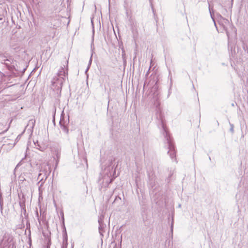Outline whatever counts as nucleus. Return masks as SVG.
I'll return each mask as SVG.
<instances>
[{
  "label": "nucleus",
  "mask_w": 248,
  "mask_h": 248,
  "mask_svg": "<svg viewBox=\"0 0 248 248\" xmlns=\"http://www.w3.org/2000/svg\"><path fill=\"white\" fill-rule=\"evenodd\" d=\"M116 248H119V247H117L116 246Z\"/></svg>",
  "instance_id": "obj_16"
},
{
  "label": "nucleus",
  "mask_w": 248,
  "mask_h": 248,
  "mask_svg": "<svg viewBox=\"0 0 248 248\" xmlns=\"http://www.w3.org/2000/svg\"><path fill=\"white\" fill-rule=\"evenodd\" d=\"M172 231H173V222H172L171 225V231L172 232Z\"/></svg>",
  "instance_id": "obj_11"
},
{
  "label": "nucleus",
  "mask_w": 248,
  "mask_h": 248,
  "mask_svg": "<svg viewBox=\"0 0 248 248\" xmlns=\"http://www.w3.org/2000/svg\"><path fill=\"white\" fill-rule=\"evenodd\" d=\"M209 10H210V9H209ZM210 14H211V16L212 18H213V19L214 20V18H213V17H212V13H211V10H210Z\"/></svg>",
  "instance_id": "obj_12"
},
{
  "label": "nucleus",
  "mask_w": 248,
  "mask_h": 248,
  "mask_svg": "<svg viewBox=\"0 0 248 248\" xmlns=\"http://www.w3.org/2000/svg\"><path fill=\"white\" fill-rule=\"evenodd\" d=\"M231 131L233 132V125L232 124H231Z\"/></svg>",
  "instance_id": "obj_10"
},
{
  "label": "nucleus",
  "mask_w": 248,
  "mask_h": 248,
  "mask_svg": "<svg viewBox=\"0 0 248 248\" xmlns=\"http://www.w3.org/2000/svg\"><path fill=\"white\" fill-rule=\"evenodd\" d=\"M60 125L61 126V129L66 133H68V129L67 128V127L64 125L63 120L62 119L60 120Z\"/></svg>",
  "instance_id": "obj_5"
},
{
  "label": "nucleus",
  "mask_w": 248,
  "mask_h": 248,
  "mask_svg": "<svg viewBox=\"0 0 248 248\" xmlns=\"http://www.w3.org/2000/svg\"><path fill=\"white\" fill-rule=\"evenodd\" d=\"M161 124L163 130V134L164 136V137L169 146V150L168 152V154L170 155V156L172 159H174L175 160L176 159L174 158L175 157V151L174 150V147L170 139V137L167 130V128L165 126V123L162 118H161Z\"/></svg>",
  "instance_id": "obj_2"
},
{
  "label": "nucleus",
  "mask_w": 248,
  "mask_h": 248,
  "mask_svg": "<svg viewBox=\"0 0 248 248\" xmlns=\"http://www.w3.org/2000/svg\"><path fill=\"white\" fill-rule=\"evenodd\" d=\"M98 223L99 224V233L102 236H103V235H104L103 233L105 232L104 228L106 227V225L105 224H104V223H103V220L101 218L99 219Z\"/></svg>",
  "instance_id": "obj_4"
},
{
  "label": "nucleus",
  "mask_w": 248,
  "mask_h": 248,
  "mask_svg": "<svg viewBox=\"0 0 248 248\" xmlns=\"http://www.w3.org/2000/svg\"><path fill=\"white\" fill-rule=\"evenodd\" d=\"M68 61H65L63 66L61 67L57 75L51 80V88L56 93V96L57 97L61 96L62 84L68 74Z\"/></svg>",
  "instance_id": "obj_1"
},
{
  "label": "nucleus",
  "mask_w": 248,
  "mask_h": 248,
  "mask_svg": "<svg viewBox=\"0 0 248 248\" xmlns=\"http://www.w3.org/2000/svg\"><path fill=\"white\" fill-rule=\"evenodd\" d=\"M226 33H227V35H228V36H229V35H228V31H226Z\"/></svg>",
  "instance_id": "obj_13"
},
{
  "label": "nucleus",
  "mask_w": 248,
  "mask_h": 248,
  "mask_svg": "<svg viewBox=\"0 0 248 248\" xmlns=\"http://www.w3.org/2000/svg\"><path fill=\"white\" fill-rule=\"evenodd\" d=\"M108 177L107 178L106 176H104L103 178V181L105 180L106 184L107 185H108L109 184L111 183L113 180L112 178V179L108 178L109 180H108Z\"/></svg>",
  "instance_id": "obj_6"
},
{
  "label": "nucleus",
  "mask_w": 248,
  "mask_h": 248,
  "mask_svg": "<svg viewBox=\"0 0 248 248\" xmlns=\"http://www.w3.org/2000/svg\"><path fill=\"white\" fill-rule=\"evenodd\" d=\"M1 246H2L4 248H13L14 242L12 235L10 233H5L1 241Z\"/></svg>",
  "instance_id": "obj_3"
},
{
  "label": "nucleus",
  "mask_w": 248,
  "mask_h": 248,
  "mask_svg": "<svg viewBox=\"0 0 248 248\" xmlns=\"http://www.w3.org/2000/svg\"><path fill=\"white\" fill-rule=\"evenodd\" d=\"M41 175V173H40V174L38 175V176H39V177H40Z\"/></svg>",
  "instance_id": "obj_14"
},
{
  "label": "nucleus",
  "mask_w": 248,
  "mask_h": 248,
  "mask_svg": "<svg viewBox=\"0 0 248 248\" xmlns=\"http://www.w3.org/2000/svg\"><path fill=\"white\" fill-rule=\"evenodd\" d=\"M92 61V56L90 58V61H89V66L91 64Z\"/></svg>",
  "instance_id": "obj_9"
},
{
  "label": "nucleus",
  "mask_w": 248,
  "mask_h": 248,
  "mask_svg": "<svg viewBox=\"0 0 248 248\" xmlns=\"http://www.w3.org/2000/svg\"><path fill=\"white\" fill-rule=\"evenodd\" d=\"M6 61H8V62H9V61H9V60H8V59H7V60H6Z\"/></svg>",
  "instance_id": "obj_15"
},
{
  "label": "nucleus",
  "mask_w": 248,
  "mask_h": 248,
  "mask_svg": "<svg viewBox=\"0 0 248 248\" xmlns=\"http://www.w3.org/2000/svg\"><path fill=\"white\" fill-rule=\"evenodd\" d=\"M35 120H33V119H31V120H30L29 122V124H32V127L34 126V124H35Z\"/></svg>",
  "instance_id": "obj_8"
},
{
  "label": "nucleus",
  "mask_w": 248,
  "mask_h": 248,
  "mask_svg": "<svg viewBox=\"0 0 248 248\" xmlns=\"http://www.w3.org/2000/svg\"><path fill=\"white\" fill-rule=\"evenodd\" d=\"M37 148L40 151H44V150H45L46 148V146H45V145H44L43 146H41L39 145V144H37Z\"/></svg>",
  "instance_id": "obj_7"
}]
</instances>
